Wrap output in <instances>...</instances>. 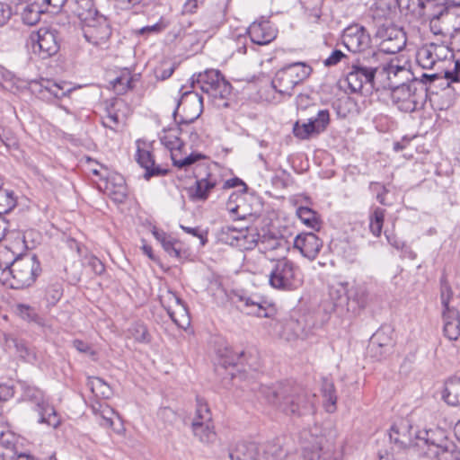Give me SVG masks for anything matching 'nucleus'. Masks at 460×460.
I'll return each mask as SVG.
<instances>
[{
    "label": "nucleus",
    "instance_id": "f257e3e1",
    "mask_svg": "<svg viewBox=\"0 0 460 460\" xmlns=\"http://www.w3.org/2000/svg\"><path fill=\"white\" fill-rule=\"evenodd\" d=\"M261 394L287 416L303 417L315 411V394L296 384L281 382L272 386L261 385Z\"/></svg>",
    "mask_w": 460,
    "mask_h": 460
},
{
    "label": "nucleus",
    "instance_id": "f03ea898",
    "mask_svg": "<svg viewBox=\"0 0 460 460\" xmlns=\"http://www.w3.org/2000/svg\"><path fill=\"white\" fill-rule=\"evenodd\" d=\"M381 54L373 52L371 55L364 56L358 59L349 67L346 75V82L351 93H359L364 87L367 91L375 88L376 75H386L391 81L392 75H407L410 74L405 66L399 64L398 60H391L388 63L380 62Z\"/></svg>",
    "mask_w": 460,
    "mask_h": 460
},
{
    "label": "nucleus",
    "instance_id": "7ed1b4c3",
    "mask_svg": "<svg viewBox=\"0 0 460 460\" xmlns=\"http://www.w3.org/2000/svg\"><path fill=\"white\" fill-rule=\"evenodd\" d=\"M415 445L429 460H460V449L444 430L429 429L415 431Z\"/></svg>",
    "mask_w": 460,
    "mask_h": 460
},
{
    "label": "nucleus",
    "instance_id": "20e7f679",
    "mask_svg": "<svg viewBox=\"0 0 460 460\" xmlns=\"http://www.w3.org/2000/svg\"><path fill=\"white\" fill-rule=\"evenodd\" d=\"M22 390V400L34 404V411L39 414L38 422L56 429L61 420L55 408L45 398L42 390L27 381H18Z\"/></svg>",
    "mask_w": 460,
    "mask_h": 460
},
{
    "label": "nucleus",
    "instance_id": "39448f33",
    "mask_svg": "<svg viewBox=\"0 0 460 460\" xmlns=\"http://www.w3.org/2000/svg\"><path fill=\"white\" fill-rule=\"evenodd\" d=\"M196 83L199 84L202 92L212 99L216 106L218 108L228 106V102L225 100L231 93L232 86L219 70L207 69L198 74Z\"/></svg>",
    "mask_w": 460,
    "mask_h": 460
},
{
    "label": "nucleus",
    "instance_id": "423d86ee",
    "mask_svg": "<svg viewBox=\"0 0 460 460\" xmlns=\"http://www.w3.org/2000/svg\"><path fill=\"white\" fill-rule=\"evenodd\" d=\"M312 68L304 63H293L279 69L271 81V85L281 95L291 96L296 85L305 81Z\"/></svg>",
    "mask_w": 460,
    "mask_h": 460
},
{
    "label": "nucleus",
    "instance_id": "0eeeda50",
    "mask_svg": "<svg viewBox=\"0 0 460 460\" xmlns=\"http://www.w3.org/2000/svg\"><path fill=\"white\" fill-rule=\"evenodd\" d=\"M418 82L410 84L402 83L394 87L392 91V101L398 110L403 112H412L419 106H421L427 97V89L421 86L418 88Z\"/></svg>",
    "mask_w": 460,
    "mask_h": 460
},
{
    "label": "nucleus",
    "instance_id": "6e6552de",
    "mask_svg": "<svg viewBox=\"0 0 460 460\" xmlns=\"http://www.w3.org/2000/svg\"><path fill=\"white\" fill-rule=\"evenodd\" d=\"M0 269H3V273L8 271L13 276L16 288L30 287L41 273L40 261H12L4 265L0 261Z\"/></svg>",
    "mask_w": 460,
    "mask_h": 460
},
{
    "label": "nucleus",
    "instance_id": "1a4fd4ad",
    "mask_svg": "<svg viewBox=\"0 0 460 460\" xmlns=\"http://www.w3.org/2000/svg\"><path fill=\"white\" fill-rule=\"evenodd\" d=\"M270 275V283L279 289H296L303 282L302 273L290 261H277Z\"/></svg>",
    "mask_w": 460,
    "mask_h": 460
},
{
    "label": "nucleus",
    "instance_id": "9d476101",
    "mask_svg": "<svg viewBox=\"0 0 460 460\" xmlns=\"http://www.w3.org/2000/svg\"><path fill=\"white\" fill-rule=\"evenodd\" d=\"M196 402V414L191 424L193 434L203 443L212 442L216 438L212 413L203 398L197 396Z\"/></svg>",
    "mask_w": 460,
    "mask_h": 460
},
{
    "label": "nucleus",
    "instance_id": "9b49d317",
    "mask_svg": "<svg viewBox=\"0 0 460 460\" xmlns=\"http://www.w3.org/2000/svg\"><path fill=\"white\" fill-rule=\"evenodd\" d=\"M32 51L41 58L55 55L59 49L58 31L50 27H41L30 35Z\"/></svg>",
    "mask_w": 460,
    "mask_h": 460
},
{
    "label": "nucleus",
    "instance_id": "f8f14e48",
    "mask_svg": "<svg viewBox=\"0 0 460 460\" xmlns=\"http://www.w3.org/2000/svg\"><path fill=\"white\" fill-rule=\"evenodd\" d=\"M227 300L236 305L242 310H245L248 314H254L258 317H270L271 314L264 306L265 302L258 296H250L242 289H233L230 291L222 290Z\"/></svg>",
    "mask_w": 460,
    "mask_h": 460
},
{
    "label": "nucleus",
    "instance_id": "ddd939ff",
    "mask_svg": "<svg viewBox=\"0 0 460 460\" xmlns=\"http://www.w3.org/2000/svg\"><path fill=\"white\" fill-rule=\"evenodd\" d=\"M82 25L83 35L87 42L96 47L107 44L111 35V26L103 15L95 16L94 19Z\"/></svg>",
    "mask_w": 460,
    "mask_h": 460
},
{
    "label": "nucleus",
    "instance_id": "4468645a",
    "mask_svg": "<svg viewBox=\"0 0 460 460\" xmlns=\"http://www.w3.org/2000/svg\"><path fill=\"white\" fill-rule=\"evenodd\" d=\"M342 43L349 51L358 52L369 47L371 38L363 26L352 24L343 31Z\"/></svg>",
    "mask_w": 460,
    "mask_h": 460
},
{
    "label": "nucleus",
    "instance_id": "2eb2a0df",
    "mask_svg": "<svg viewBox=\"0 0 460 460\" xmlns=\"http://www.w3.org/2000/svg\"><path fill=\"white\" fill-rule=\"evenodd\" d=\"M99 188L102 190L114 201L121 203L127 197V187L124 177L116 172H107L102 175Z\"/></svg>",
    "mask_w": 460,
    "mask_h": 460
},
{
    "label": "nucleus",
    "instance_id": "dca6fc26",
    "mask_svg": "<svg viewBox=\"0 0 460 460\" xmlns=\"http://www.w3.org/2000/svg\"><path fill=\"white\" fill-rule=\"evenodd\" d=\"M15 234L17 236L10 248L14 259H22L24 256L37 259L36 253H27L26 251L33 250L40 243V234L34 230H27L22 234L16 232Z\"/></svg>",
    "mask_w": 460,
    "mask_h": 460
},
{
    "label": "nucleus",
    "instance_id": "f3484780",
    "mask_svg": "<svg viewBox=\"0 0 460 460\" xmlns=\"http://www.w3.org/2000/svg\"><path fill=\"white\" fill-rule=\"evenodd\" d=\"M247 32L252 43L261 46L275 40L278 30L268 19L261 17L249 26Z\"/></svg>",
    "mask_w": 460,
    "mask_h": 460
},
{
    "label": "nucleus",
    "instance_id": "a211bd4d",
    "mask_svg": "<svg viewBox=\"0 0 460 460\" xmlns=\"http://www.w3.org/2000/svg\"><path fill=\"white\" fill-rule=\"evenodd\" d=\"M348 282L333 279L328 284V296L332 309L343 313L349 303Z\"/></svg>",
    "mask_w": 460,
    "mask_h": 460
},
{
    "label": "nucleus",
    "instance_id": "6ab92c4d",
    "mask_svg": "<svg viewBox=\"0 0 460 460\" xmlns=\"http://www.w3.org/2000/svg\"><path fill=\"white\" fill-rule=\"evenodd\" d=\"M11 4H15V12L21 13L23 23L27 25H35L40 19L43 13L39 0H10Z\"/></svg>",
    "mask_w": 460,
    "mask_h": 460
},
{
    "label": "nucleus",
    "instance_id": "aec40b11",
    "mask_svg": "<svg viewBox=\"0 0 460 460\" xmlns=\"http://www.w3.org/2000/svg\"><path fill=\"white\" fill-rule=\"evenodd\" d=\"M294 460H341V453L333 446L323 447L318 443L317 446L305 447Z\"/></svg>",
    "mask_w": 460,
    "mask_h": 460
},
{
    "label": "nucleus",
    "instance_id": "412c9836",
    "mask_svg": "<svg viewBox=\"0 0 460 460\" xmlns=\"http://www.w3.org/2000/svg\"><path fill=\"white\" fill-rule=\"evenodd\" d=\"M33 91H38L42 98L61 99L66 96L71 92V88L67 87L66 84H58L49 79H41L40 82H34L31 84Z\"/></svg>",
    "mask_w": 460,
    "mask_h": 460
},
{
    "label": "nucleus",
    "instance_id": "4be33fe9",
    "mask_svg": "<svg viewBox=\"0 0 460 460\" xmlns=\"http://www.w3.org/2000/svg\"><path fill=\"white\" fill-rule=\"evenodd\" d=\"M294 246L300 251L302 256L314 259L322 247V242L314 234L308 233L297 235Z\"/></svg>",
    "mask_w": 460,
    "mask_h": 460
},
{
    "label": "nucleus",
    "instance_id": "5701e85b",
    "mask_svg": "<svg viewBox=\"0 0 460 460\" xmlns=\"http://www.w3.org/2000/svg\"><path fill=\"white\" fill-rule=\"evenodd\" d=\"M349 303L346 312L354 314H358L364 309L369 300V293L367 288L364 284H357L349 289Z\"/></svg>",
    "mask_w": 460,
    "mask_h": 460
},
{
    "label": "nucleus",
    "instance_id": "b1692460",
    "mask_svg": "<svg viewBox=\"0 0 460 460\" xmlns=\"http://www.w3.org/2000/svg\"><path fill=\"white\" fill-rule=\"evenodd\" d=\"M137 164L146 170L145 178L150 179L153 176L165 175L167 170L155 165L154 157L150 151L137 148L136 154Z\"/></svg>",
    "mask_w": 460,
    "mask_h": 460
},
{
    "label": "nucleus",
    "instance_id": "393cba45",
    "mask_svg": "<svg viewBox=\"0 0 460 460\" xmlns=\"http://www.w3.org/2000/svg\"><path fill=\"white\" fill-rule=\"evenodd\" d=\"M71 12L80 21L81 24L86 22H89L95 16L101 15L93 0H73Z\"/></svg>",
    "mask_w": 460,
    "mask_h": 460
},
{
    "label": "nucleus",
    "instance_id": "a878e982",
    "mask_svg": "<svg viewBox=\"0 0 460 460\" xmlns=\"http://www.w3.org/2000/svg\"><path fill=\"white\" fill-rule=\"evenodd\" d=\"M216 185L217 180L213 179L210 174L206 178L197 179L195 186L188 190L189 197L193 201H204Z\"/></svg>",
    "mask_w": 460,
    "mask_h": 460
},
{
    "label": "nucleus",
    "instance_id": "bb28decb",
    "mask_svg": "<svg viewBox=\"0 0 460 460\" xmlns=\"http://www.w3.org/2000/svg\"><path fill=\"white\" fill-rule=\"evenodd\" d=\"M419 6L423 10V14L430 20L431 30H434L436 22H438L440 17L447 13L449 7L444 2L438 0H427L426 2L420 0Z\"/></svg>",
    "mask_w": 460,
    "mask_h": 460
},
{
    "label": "nucleus",
    "instance_id": "cd10ccee",
    "mask_svg": "<svg viewBox=\"0 0 460 460\" xmlns=\"http://www.w3.org/2000/svg\"><path fill=\"white\" fill-rule=\"evenodd\" d=\"M443 333L449 341H456L460 336V313L458 310L442 313Z\"/></svg>",
    "mask_w": 460,
    "mask_h": 460
},
{
    "label": "nucleus",
    "instance_id": "c85d7f7f",
    "mask_svg": "<svg viewBox=\"0 0 460 460\" xmlns=\"http://www.w3.org/2000/svg\"><path fill=\"white\" fill-rule=\"evenodd\" d=\"M411 426L408 421L402 420L400 423L392 426L389 437L391 441L400 446H409L413 443Z\"/></svg>",
    "mask_w": 460,
    "mask_h": 460
},
{
    "label": "nucleus",
    "instance_id": "c756f323",
    "mask_svg": "<svg viewBox=\"0 0 460 460\" xmlns=\"http://www.w3.org/2000/svg\"><path fill=\"white\" fill-rule=\"evenodd\" d=\"M259 456V447L253 442L237 443L229 453L231 460H257Z\"/></svg>",
    "mask_w": 460,
    "mask_h": 460
},
{
    "label": "nucleus",
    "instance_id": "7c9ffc66",
    "mask_svg": "<svg viewBox=\"0 0 460 460\" xmlns=\"http://www.w3.org/2000/svg\"><path fill=\"white\" fill-rule=\"evenodd\" d=\"M181 99L185 100V101L189 100L190 102H194V103L199 102V111L196 113V115L191 118L186 117V118H181V120H178L177 119L178 109L181 103V100H179L177 102L176 108L174 109V111L172 112L174 121L178 124V126H181L183 124L188 125L190 123H192L195 119H197L200 116V114L202 112L203 97L200 96L199 93H193V92H185L182 94Z\"/></svg>",
    "mask_w": 460,
    "mask_h": 460
},
{
    "label": "nucleus",
    "instance_id": "2f4dec72",
    "mask_svg": "<svg viewBox=\"0 0 460 460\" xmlns=\"http://www.w3.org/2000/svg\"><path fill=\"white\" fill-rule=\"evenodd\" d=\"M284 332L287 334L288 340L292 339H305L308 332L305 328L304 321L296 319L293 316L285 320L283 325Z\"/></svg>",
    "mask_w": 460,
    "mask_h": 460
},
{
    "label": "nucleus",
    "instance_id": "473e14b6",
    "mask_svg": "<svg viewBox=\"0 0 460 460\" xmlns=\"http://www.w3.org/2000/svg\"><path fill=\"white\" fill-rule=\"evenodd\" d=\"M443 398L449 405H460V376H451L445 382Z\"/></svg>",
    "mask_w": 460,
    "mask_h": 460
},
{
    "label": "nucleus",
    "instance_id": "72a5a7b5",
    "mask_svg": "<svg viewBox=\"0 0 460 460\" xmlns=\"http://www.w3.org/2000/svg\"><path fill=\"white\" fill-rule=\"evenodd\" d=\"M323 125L312 126L308 121H296L293 126V134L301 140L310 139L323 133Z\"/></svg>",
    "mask_w": 460,
    "mask_h": 460
},
{
    "label": "nucleus",
    "instance_id": "f704fd0d",
    "mask_svg": "<svg viewBox=\"0 0 460 460\" xmlns=\"http://www.w3.org/2000/svg\"><path fill=\"white\" fill-rule=\"evenodd\" d=\"M394 40L390 39H382L380 42V49L383 52L387 54H395L400 52L406 45V36L403 31H394Z\"/></svg>",
    "mask_w": 460,
    "mask_h": 460
},
{
    "label": "nucleus",
    "instance_id": "c9c22d12",
    "mask_svg": "<svg viewBox=\"0 0 460 460\" xmlns=\"http://www.w3.org/2000/svg\"><path fill=\"white\" fill-rule=\"evenodd\" d=\"M296 215L302 223L312 230H319L321 220L319 215L308 207H299L296 209Z\"/></svg>",
    "mask_w": 460,
    "mask_h": 460
},
{
    "label": "nucleus",
    "instance_id": "e433bc0d",
    "mask_svg": "<svg viewBox=\"0 0 460 460\" xmlns=\"http://www.w3.org/2000/svg\"><path fill=\"white\" fill-rule=\"evenodd\" d=\"M322 395L323 397V407L327 412H334L336 410L337 395L332 382L324 379L322 385Z\"/></svg>",
    "mask_w": 460,
    "mask_h": 460
},
{
    "label": "nucleus",
    "instance_id": "4c0bfd02",
    "mask_svg": "<svg viewBox=\"0 0 460 460\" xmlns=\"http://www.w3.org/2000/svg\"><path fill=\"white\" fill-rule=\"evenodd\" d=\"M178 131L181 134L184 133L182 128H177L174 129H164L163 134L160 135L161 143L171 151L181 149L183 146V141L177 136Z\"/></svg>",
    "mask_w": 460,
    "mask_h": 460
},
{
    "label": "nucleus",
    "instance_id": "58836bf2",
    "mask_svg": "<svg viewBox=\"0 0 460 460\" xmlns=\"http://www.w3.org/2000/svg\"><path fill=\"white\" fill-rule=\"evenodd\" d=\"M88 386L97 398L109 399L112 395L111 386L100 377L91 378L88 382Z\"/></svg>",
    "mask_w": 460,
    "mask_h": 460
},
{
    "label": "nucleus",
    "instance_id": "ea45409f",
    "mask_svg": "<svg viewBox=\"0 0 460 460\" xmlns=\"http://www.w3.org/2000/svg\"><path fill=\"white\" fill-rule=\"evenodd\" d=\"M454 292L445 275L440 279V302L442 305V313L457 310L456 307L450 306V301L453 298Z\"/></svg>",
    "mask_w": 460,
    "mask_h": 460
},
{
    "label": "nucleus",
    "instance_id": "a19ab883",
    "mask_svg": "<svg viewBox=\"0 0 460 460\" xmlns=\"http://www.w3.org/2000/svg\"><path fill=\"white\" fill-rule=\"evenodd\" d=\"M433 46L424 47L417 52V62L424 69H430L438 60V56L433 52Z\"/></svg>",
    "mask_w": 460,
    "mask_h": 460
},
{
    "label": "nucleus",
    "instance_id": "79ce46f5",
    "mask_svg": "<svg viewBox=\"0 0 460 460\" xmlns=\"http://www.w3.org/2000/svg\"><path fill=\"white\" fill-rule=\"evenodd\" d=\"M128 333L137 342L146 344L151 341V335L148 332L147 327L143 323H134L129 327Z\"/></svg>",
    "mask_w": 460,
    "mask_h": 460
},
{
    "label": "nucleus",
    "instance_id": "37998d69",
    "mask_svg": "<svg viewBox=\"0 0 460 460\" xmlns=\"http://www.w3.org/2000/svg\"><path fill=\"white\" fill-rule=\"evenodd\" d=\"M160 302L169 316L173 317L174 313L172 312V309L181 303L182 300L172 291L167 290L164 294L160 296Z\"/></svg>",
    "mask_w": 460,
    "mask_h": 460
},
{
    "label": "nucleus",
    "instance_id": "c03bdc74",
    "mask_svg": "<svg viewBox=\"0 0 460 460\" xmlns=\"http://www.w3.org/2000/svg\"><path fill=\"white\" fill-rule=\"evenodd\" d=\"M385 219V209L376 208L370 216L369 228L375 236H379L382 233Z\"/></svg>",
    "mask_w": 460,
    "mask_h": 460
},
{
    "label": "nucleus",
    "instance_id": "a18cd8bd",
    "mask_svg": "<svg viewBox=\"0 0 460 460\" xmlns=\"http://www.w3.org/2000/svg\"><path fill=\"white\" fill-rule=\"evenodd\" d=\"M93 411L94 413L100 414V416L102 417V425H104L106 427H112V416L115 415V411L112 408H111L107 404L98 403V407L93 405Z\"/></svg>",
    "mask_w": 460,
    "mask_h": 460
},
{
    "label": "nucleus",
    "instance_id": "49530a36",
    "mask_svg": "<svg viewBox=\"0 0 460 460\" xmlns=\"http://www.w3.org/2000/svg\"><path fill=\"white\" fill-rule=\"evenodd\" d=\"M16 205V201L13 198L12 191L5 190H0V216H5L10 212Z\"/></svg>",
    "mask_w": 460,
    "mask_h": 460
},
{
    "label": "nucleus",
    "instance_id": "de8ad7c7",
    "mask_svg": "<svg viewBox=\"0 0 460 460\" xmlns=\"http://www.w3.org/2000/svg\"><path fill=\"white\" fill-rule=\"evenodd\" d=\"M412 82H418V88L421 89L422 87H425L428 90V84L431 85L432 84H435L436 82H438L439 86H443L444 84L447 85V80L445 78V75H440L438 74H422L420 78H414Z\"/></svg>",
    "mask_w": 460,
    "mask_h": 460
},
{
    "label": "nucleus",
    "instance_id": "09e8293b",
    "mask_svg": "<svg viewBox=\"0 0 460 460\" xmlns=\"http://www.w3.org/2000/svg\"><path fill=\"white\" fill-rule=\"evenodd\" d=\"M204 158V155L199 153H191L184 158L177 159L176 156L172 154V160L174 166L180 169L187 170L190 166L194 164L196 162Z\"/></svg>",
    "mask_w": 460,
    "mask_h": 460
},
{
    "label": "nucleus",
    "instance_id": "8fccbe9b",
    "mask_svg": "<svg viewBox=\"0 0 460 460\" xmlns=\"http://www.w3.org/2000/svg\"><path fill=\"white\" fill-rule=\"evenodd\" d=\"M172 312L174 313L173 317H170L178 326L182 327L183 323L189 324L190 318L186 304L182 301L176 305Z\"/></svg>",
    "mask_w": 460,
    "mask_h": 460
},
{
    "label": "nucleus",
    "instance_id": "3c124183",
    "mask_svg": "<svg viewBox=\"0 0 460 460\" xmlns=\"http://www.w3.org/2000/svg\"><path fill=\"white\" fill-rule=\"evenodd\" d=\"M162 247L171 257H181V243L168 234Z\"/></svg>",
    "mask_w": 460,
    "mask_h": 460
},
{
    "label": "nucleus",
    "instance_id": "603ef678",
    "mask_svg": "<svg viewBox=\"0 0 460 460\" xmlns=\"http://www.w3.org/2000/svg\"><path fill=\"white\" fill-rule=\"evenodd\" d=\"M63 289L60 284L50 285L46 290V300L49 305H55L61 298Z\"/></svg>",
    "mask_w": 460,
    "mask_h": 460
},
{
    "label": "nucleus",
    "instance_id": "864d4df0",
    "mask_svg": "<svg viewBox=\"0 0 460 460\" xmlns=\"http://www.w3.org/2000/svg\"><path fill=\"white\" fill-rule=\"evenodd\" d=\"M308 123L312 126L317 127L323 125V132H324L330 124V112L328 110H319L315 117L310 118Z\"/></svg>",
    "mask_w": 460,
    "mask_h": 460
},
{
    "label": "nucleus",
    "instance_id": "5fc2aeb1",
    "mask_svg": "<svg viewBox=\"0 0 460 460\" xmlns=\"http://www.w3.org/2000/svg\"><path fill=\"white\" fill-rule=\"evenodd\" d=\"M16 312L21 318L27 322H37L39 319L35 310L28 305L18 304L16 305Z\"/></svg>",
    "mask_w": 460,
    "mask_h": 460
},
{
    "label": "nucleus",
    "instance_id": "6e6d98bb",
    "mask_svg": "<svg viewBox=\"0 0 460 460\" xmlns=\"http://www.w3.org/2000/svg\"><path fill=\"white\" fill-rule=\"evenodd\" d=\"M17 225L11 222L5 216H0V242L8 235H14Z\"/></svg>",
    "mask_w": 460,
    "mask_h": 460
},
{
    "label": "nucleus",
    "instance_id": "4d7b16f0",
    "mask_svg": "<svg viewBox=\"0 0 460 460\" xmlns=\"http://www.w3.org/2000/svg\"><path fill=\"white\" fill-rule=\"evenodd\" d=\"M392 339L385 335V329H379L371 338L370 346L378 345L379 347H386L391 345Z\"/></svg>",
    "mask_w": 460,
    "mask_h": 460
},
{
    "label": "nucleus",
    "instance_id": "13d9d810",
    "mask_svg": "<svg viewBox=\"0 0 460 460\" xmlns=\"http://www.w3.org/2000/svg\"><path fill=\"white\" fill-rule=\"evenodd\" d=\"M181 228L187 234H191L194 237H197L199 240L200 245H205L208 242V231L204 230L200 227H189L181 226Z\"/></svg>",
    "mask_w": 460,
    "mask_h": 460
},
{
    "label": "nucleus",
    "instance_id": "bf43d9fd",
    "mask_svg": "<svg viewBox=\"0 0 460 460\" xmlns=\"http://www.w3.org/2000/svg\"><path fill=\"white\" fill-rule=\"evenodd\" d=\"M224 13L221 10H217L213 15L208 13L204 16V19L208 20V29L206 31H211L218 28L223 22Z\"/></svg>",
    "mask_w": 460,
    "mask_h": 460
},
{
    "label": "nucleus",
    "instance_id": "052dcab7",
    "mask_svg": "<svg viewBox=\"0 0 460 460\" xmlns=\"http://www.w3.org/2000/svg\"><path fill=\"white\" fill-rule=\"evenodd\" d=\"M369 190L370 191L376 194V198L380 204L387 205L385 201V195L387 194L388 190L384 185L380 184L379 182L372 181L369 184Z\"/></svg>",
    "mask_w": 460,
    "mask_h": 460
},
{
    "label": "nucleus",
    "instance_id": "680f3d73",
    "mask_svg": "<svg viewBox=\"0 0 460 460\" xmlns=\"http://www.w3.org/2000/svg\"><path fill=\"white\" fill-rule=\"evenodd\" d=\"M460 71V61H456L455 63V69L454 71H446L444 75L447 80V88L444 89L443 95H448L449 93V84L451 82H459V75L458 72Z\"/></svg>",
    "mask_w": 460,
    "mask_h": 460
},
{
    "label": "nucleus",
    "instance_id": "e2e57ef3",
    "mask_svg": "<svg viewBox=\"0 0 460 460\" xmlns=\"http://www.w3.org/2000/svg\"><path fill=\"white\" fill-rule=\"evenodd\" d=\"M121 121V117L116 112L111 110L108 111V116L103 119L102 124L104 127L109 128L112 130H116L115 127L118 126Z\"/></svg>",
    "mask_w": 460,
    "mask_h": 460
},
{
    "label": "nucleus",
    "instance_id": "0e129e2a",
    "mask_svg": "<svg viewBox=\"0 0 460 460\" xmlns=\"http://www.w3.org/2000/svg\"><path fill=\"white\" fill-rule=\"evenodd\" d=\"M265 454L270 455L275 460L280 459L284 455V450L279 443H270L266 446Z\"/></svg>",
    "mask_w": 460,
    "mask_h": 460
},
{
    "label": "nucleus",
    "instance_id": "69168bd1",
    "mask_svg": "<svg viewBox=\"0 0 460 460\" xmlns=\"http://www.w3.org/2000/svg\"><path fill=\"white\" fill-rule=\"evenodd\" d=\"M73 347L80 353L89 354L90 357L94 359L96 352L93 350L91 346L84 341L77 339L73 341Z\"/></svg>",
    "mask_w": 460,
    "mask_h": 460
},
{
    "label": "nucleus",
    "instance_id": "338daca9",
    "mask_svg": "<svg viewBox=\"0 0 460 460\" xmlns=\"http://www.w3.org/2000/svg\"><path fill=\"white\" fill-rule=\"evenodd\" d=\"M345 54L339 49H335L332 54L323 61L325 66H332L337 65L343 58Z\"/></svg>",
    "mask_w": 460,
    "mask_h": 460
},
{
    "label": "nucleus",
    "instance_id": "774afa93",
    "mask_svg": "<svg viewBox=\"0 0 460 460\" xmlns=\"http://www.w3.org/2000/svg\"><path fill=\"white\" fill-rule=\"evenodd\" d=\"M450 45L456 51H460V26L455 28L450 36Z\"/></svg>",
    "mask_w": 460,
    "mask_h": 460
}]
</instances>
